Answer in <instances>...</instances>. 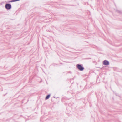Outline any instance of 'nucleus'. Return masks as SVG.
I'll return each instance as SVG.
<instances>
[{
	"mask_svg": "<svg viewBox=\"0 0 122 122\" xmlns=\"http://www.w3.org/2000/svg\"><path fill=\"white\" fill-rule=\"evenodd\" d=\"M103 64L104 65H107L109 64V62L106 60H105L103 62Z\"/></svg>",
	"mask_w": 122,
	"mask_h": 122,
	"instance_id": "3",
	"label": "nucleus"
},
{
	"mask_svg": "<svg viewBox=\"0 0 122 122\" xmlns=\"http://www.w3.org/2000/svg\"><path fill=\"white\" fill-rule=\"evenodd\" d=\"M5 8L7 9H10L11 7V5L9 4H6L5 5Z\"/></svg>",
	"mask_w": 122,
	"mask_h": 122,
	"instance_id": "2",
	"label": "nucleus"
},
{
	"mask_svg": "<svg viewBox=\"0 0 122 122\" xmlns=\"http://www.w3.org/2000/svg\"><path fill=\"white\" fill-rule=\"evenodd\" d=\"M50 96V95L49 94L47 95L45 99L47 100L49 98Z\"/></svg>",
	"mask_w": 122,
	"mask_h": 122,
	"instance_id": "4",
	"label": "nucleus"
},
{
	"mask_svg": "<svg viewBox=\"0 0 122 122\" xmlns=\"http://www.w3.org/2000/svg\"><path fill=\"white\" fill-rule=\"evenodd\" d=\"M76 66L78 69L80 71H83L84 69V68L82 67V66L80 64H77Z\"/></svg>",
	"mask_w": 122,
	"mask_h": 122,
	"instance_id": "1",
	"label": "nucleus"
}]
</instances>
